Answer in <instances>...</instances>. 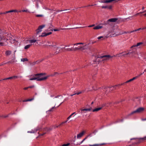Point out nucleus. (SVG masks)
<instances>
[{
    "label": "nucleus",
    "instance_id": "24",
    "mask_svg": "<svg viewBox=\"0 0 146 146\" xmlns=\"http://www.w3.org/2000/svg\"><path fill=\"white\" fill-rule=\"evenodd\" d=\"M31 45H32V44L27 45L25 46V47H24V48L25 49H27L29 48Z\"/></svg>",
    "mask_w": 146,
    "mask_h": 146
},
{
    "label": "nucleus",
    "instance_id": "58",
    "mask_svg": "<svg viewBox=\"0 0 146 146\" xmlns=\"http://www.w3.org/2000/svg\"><path fill=\"white\" fill-rule=\"evenodd\" d=\"M72 24L73 25H75L79 24H78V23H76V22H75L74 23H73Z\"/></svg>",
    "mask_w": 146,
    "mask_h": 146
},
{
    "label": "nucleus",
    "instance_id": "57",
    "mask_svg": "<svg viewBox=\"0 0 146 146\" xmlns=\"http://www.w3.org/2000/svg\"><path fill=\"white\" fill-rule=\"evenodd\" d=\"M36 63H39L40 62H41L40 61V60H38L37 61H36Z\"/></svg>",
    "mask_w": 146,
    "mask_h": 146
},
{
    "label": "nucleus",
    "instance_id": "64",
    "mask_svg": "<svg viewBox=\"0 0 146 146\" xmlns=\"http://www.w3.org/2000/svg\"><path fill=\"white\" fill-rule=\"evenodd\" d=\"M88 137L86 136L85 137V138L83 140L84 141V140H85L86 139H87L88 138Z\"/></svg>",
    "mask_w": 146,
    "mask_h": 146
},
{
    "label": "nucleus",
    "instance_id": "26",
    "mask_svg": "<svg viewBox=\"0 0 146 146\" xmlns=\"http://www.w3.org/2000/svg\"><path fill=\"white\" fill-rule=\"evenodd\" d=\"M21 61H22L23 62H24L25 61H28V59L27 58H22L21 59Z\"/></svg>",
    "mask_w": 146,
    "mask_h": 146
},
{
    "label": "nucleus",
    "instance_id": "27",
    "mask_svg": "<svg viewBox=\"0 0 146 146\" xmlns=\"http://www.w3.org/2000/svg\"><path fill=\"white\" fill-rule=\"evenodd\" d=\"M13 12V10H11L10 11H7L5 12H4V13L7 14V13H12V12Z\"/></svg>",
    "mask_w": 146,
    "mask_h": 146
},
{
    "label": "nucleus",
    "instance_id": "61",
    "mask_svg": "<svg viewBox=\"0 0 146 146\" xmlns=\"http://www.w3.org/2000/svg\"><path fill=\"white\" fill-rule=\"evenodd\" d=\"M54 108V107H52L50 110H48V111H51Z\"/></svg>",
    "mask_w": 146,
    "mask_h": 146
},
{
    "label": "nucleus",
    "instance_id": "18",
    "mask_svg": "<svg viewBox=\"0 0 146 146\" xmlns=\"http://www.w3.org/2000/svg\"><path fill=\"white\" fill-rule=\"evenodd\" d=\"M102 26H96V27H94L93 28V29H94L96 30V29H101L102 28Z\"/></svg>",
    "mask_w": 146,
    "mask_h": 146
},
{
    "label": "nucleus",
    "instance_id": "37",
    "mask_svg": "<svg viewBox=\"0 0 146 146\" xmlns=\"http://www.w3.org/2000/svg\"><path fill=\"white\" fill-rule=\"evenodd\" d=\"M36 16L37 17H41L43 16V15H36Z\"/></svg>",
    "mask_w": 146,
    "mask_h": 146
},
{
    "label": "nucleus",
    "instance_id": "17",
    "mask_svg": "<svg viewBox=\"0 0 146 146\" xmlns=\"http://www.w3.org/2000/svg\"><path fill=\"white\" fill-rule=\"evenodd\" d=\"M143 43L142 42H140L138 43L136 45H134L133 46H132L131 47V48H132L134 47L138 46H139L140 45L142 44H143Z\"/></svg>",
    "mask_w": 146,
    "mask_h": 146
},
{
    "label": "nucleus",
    "instance_id": "47",
    "mask_svg": "<svg viewBox=\"0 0 146 146\" xmlns=\"http://www.w3.org/2000/svg\"><path fill=\"white\" fill-rule=\"evenodd\" d=\"M52 33L51 32H50L49 33H46V35H50Z\"/></svg>",
    "mask_w": 146,
    "mask_h": 146
},
{
    "label": "nucleus",
    "instance_id": "2",
    "mask_svg": "<svg viewBox=\"0 0 146 146\" xmlns=\"http://www.w3.org/2000/svg\"><path fill=\"white\" fill-rule=\"evenodd\" d=\"M43 75V74L42 73H40L36 74L32 76L31 77H30L29 80H36L37 81H40L44 80L47 79L48 78L47 76L40 78V77L42 76Z\"/></svg>",
    "mask_w": 146,
    "mask_h": 146
},
{
    "label": "nucleus",
    "instance_id": "44",
    "mask_svg": "<svg viewBox=\"0 0 146 146\" xmlns=\"http://www.w3.org/2000/svg\"><path fill=\"white\" fill-rule=\"evenodd\" d=\"M78 47H75V48H74L73 49H72V50H74V51L76 50H78Z\"/></svg>",
    "mask_w": 146,
    "mask_h": 146
},
{
    "label": "nucleus",
    "instance_id": "1",
    "mask_svg": "<svg viewBox=\"0 0 146 146\" xmlns=\"http://www.w3.org/2000/svg\"><path fill=\"white\" fill-rule=\"evenodd\" d=\"M114 55L113 56H115ZM113 56H111L110 55H104L102 56H98L97 57V58L94 60V62H98V64L101 62H103L105 61L108 60L110 58H112Z\"/></svg>",
    "mask_w": 146,
    "mask_h": 146
},
{
    "label": "nucleus",
    "instance_id": "62",
    "mask_svg": "<svg viewBox=\"0 0 146 146\" xmlns=\"http://www.w3.org/2000/svg\"><path fill=\"white\" fill-rule=\"evenodd\" d=\"M17 12V11L16 10H13V12Z\"/></svg>",
    "mask_w": 146,
    "mask_h": 146
},
{
    "label": "nucleus",
    "instance_id": "63",
    "mask_svg": "<svg viewBox=\"0 0 146 146\" xmlns=\"http://www.w3.org/2000/svg\"><path fill=\"white\" fill-rule=\"evenodd\" d=\"M87 136L88 137H91L92 136L91 134H89L88 135H87Z\"/></svg>",
    "mask_w": 146,
    "mask_h": 146
},
{
    "label": "nucleus",
    "instance_id": "16",
    "mask_svg": "<svg viewBox=\"0 0 146 146\" xmlns=\"http://www.w3.org/2000/svg\"><path fill=\"white\" fill-rule=\"evenodd\" d=\"M102 107H100V108H95V109H94L92 110V111L93 112H94L95 111H98L100 110L101 109H102Z\"/></svg>",
    "mask_w": 146,
    "mask_h": 146
},
{
    "label": "nucleus",
    "instance_id": "30",
    "mask_svg": "<svg viewBox=\"0 0 146 146\" xmlns=\"http://www.w3.org/2000/svg\"><path fill=\"white\" fill-rule=\"evenodd\" d=\"M105 144H104V143H102V144H94V145H90V146H98L99 145H104Z\"/></svg>",
    "mask_w": 146,
    "mask_h": 146
},
{
    "label": "nucleus",
    "instance_id": "23",
    "mask_svg": "<svg viewBox=\"0 0 146 146\" xmlns=\"http://www.w3.org/2000/svg\"><path fill=\"white\" fill-rule=\"evenodd\" d=\"M123 52L121 53H119V54H117L116 55V56L119 57L121 56L120 55H121V56H124L125 55V54H123Z\"/></svg>",
    "mask_w": 146,
    "mask_h": 146
},
{
    "label": "nucleus",
    "instance_id": "11",
    "mask_svg": "<svg viewBox=\"0 0 146 146\" xmlns=\"http://www.w3.org/2000/svg\"><path fill=\"white\" fill-rule=\"evenodd\" d=\"M47 43L48 44V45L49 46H52L54 47V48H56V45H54V44H56V43L54 42H51L50 41H48Z\"/></svg>",
    "mask_w": 146,
    "mask_h": 146
},
{
    "label": "nucleus",
    "instance_id": "51",
    "mask_svg": "<svg viewBox=\"0 0 146 146\" xmlns=\"http://www.w3.org/2000/svg\"><path fill=\"white\" fill-rule=\"evenodd\" d=\"M4 43L2 42H0V46H3L4 44Z\"/></svg>",
    "mask_w": 146,
    "mask_h": 146
},
{
    "label": "nucleus",
    "instance_id": "40",
    "mask_svg": "<svg viewBox=\"0 0 146 146\" xmlns=\"http://www.w3.org/2000/svg\"><path fill=\"white\" fill-rule=\"evenodd\" d=\"M58 74V72H54V74L52 75V76H55L56 75V74Z\"/></svg>",
    "mask_w": 146,
    "mask_h": 146
},
{
    "label": "nucleus",
    "instance_id": "8",
    "mask_svg": "<svg viewBox=\"0 0 146 146\" xmlns=\"http://www.w3.org/2000/svg\"><path fill=\"white\" fill-rule=\"evenodd\" d=\"M45 27L44 25H40L36 30V33L38 34L40 32L42 31V29Z\"/></svg>",
    "mask_w": 146,
    "mask_h": 146
},
{
    "label": "nucleus",
    "instance_id": "35",
    "mask_svg": "<svg viewBox=\"0 0 146 146\" xmlns=\"http://www.w3.org/2000/svg\"><path fill=\"white\" fill-rule=\"evenodd\" d=\"M78 50H81L82 49L83 50L84 49V47H82V46H78Z\"/></svg>",
    "mask_w": 146,
    "mask_h": 146
},
{
    "label": "nucleus",
    "instance_id": "9",
    "mask_svg": "<svg viewBox=\"0 0 146 146\" xmlns=\"http://www.w3.org/2000/svg\"><path fill=\"white\" fill-rule=\"evenodd\" d=\"M16 61V60H15V52L14 54L12 56L11 60L9 61V62L10 64H12L15 62Z\"/></svg>",
    "mask_w": 146,
    "mask_h": 146
},
{
    "label": "nucleus",
    "instance_id": "38",
    "mask_svg": "<svg viewBox=\"0 0 146 146\" xmlns=\"http://www.w3.org/2000/svg\"><path fill=\"white\" fill-rule=\"evenodd\" d=\"M102 9H106L107 8V6H102Z\"/></svg>",
    "mask_w": 146,
    "mask_h": 146
},
{
    "label": "nucleus",
    "instance_id": "34",
    "mask_svg": "<svg viewBox=\"0 0 146 146\" xmlns=\"http://www.w3.org/2000/svg\"><path fill=\"white\" fill-rule=\"evenodd\" d=\"M112 6L111 5L107 6V8L110 9H112Z\"/></svg>",
    "mask_w": 146,
    "mask_h": 146
},
{
    "label": "nucleus",
    "instance_id": "29",
    "mask_svg": "<svg viewBox=\"0 0 146 146\" xmlns=\"http://www.w3.org/2000/svg\"><path fill=\"white\" fill-rule=\"evenodd\" d=\"M48 26L49 27V29H52L53 27V26L51 23L49 24Z\"/></svg>",
    "mask_w": 146,
    "mask_h": 146
},
{
    "label": "nucleus",
    "instance_id": "3",
    "mask_svg": "<svg viewBox=\"0 0 146 146\" xmlns=\"http://www.w3.org/2000/svg\"><path fill=\"white\" fill-rule=\"evenodd\" d=\"M134 140V143L135 144H136L140 143L143 141L146 140V137L140 138H131L130 139L131 140Z\"/></svg>",
    "mask_w": 146,
    "mask_h": 146
},
{
    "label": "nucleus",
    "instance_id": "52",
    "mask_svg": "<svg viewBox=\"0 0 146 146\" xmlns=\"http://www.w3.org/2000/svg\"><path fill=\"white\" fill-rule=\"evenodd\" d=\"M68 10H67V9L64 10H58V11H57L58 12H59L62 11H67Z\"/></svg>",
    "mask_w": 146,
    "mask_h": 146
},
{
    "label": "nucleus",
    "instance_id": "6",
    "mask_svg": "<svg viewBox=\"0 0 146 146\" xmlns=\"http://www.w3.org/2000/svg\"><path fill=\"white\" fill-rule=\"evenodd\" d=\"M118 19L117 18H113L108 19L107 21L105 23V25L110 24V22H116Z\"/></svg>",
    "mask_w": 146,
    "mask_h": 146
},
{
    "label": "nucleus",
    "instance_id": "53",
    "mask_svg": "<svg viewBox=\"0 0 146 146\" xmlns=\"http://www.w3.org/2000/svg\"><path fill=\"white\" fill-rule=\"evenodd\" d=\"M10 64L9 62V61L7 62H5V63H4L3 64V65H5V64Z\"/></svg>",
    "mask_w": 146,
    "mask_h": 146
},
{
    "label": "nucleus",
    "instance_id": "19",
    "mask_svg": "<svg viewBox=\"0 0 146 146\" xmlns=\"http://www.w3.org/2000/svg\"><path fill=\"white\" fill-rule=\"evenodd\" d=\"M34 99V97L30 99H28L27 100H23V102H28V101H31L33 100Z\"/></svg>",
    "mask_w": 146,
    "mask_h": 146
},
{
    "label": "nucleus",
    "instance_id": "50",
    "mask_svg": "<svg viewBox=\"0 0 146 146\" xmlns=\"http://www.w3.org/2000/svg\"><path fill=\"white\" fill-rule=\"evenodd\" d=\"M72 116L71 115H70L67 118V120H69L71 117Z\"/></svg>",
    "mask_w": 146,
    "mask_h": 146
},
{
    "label": "nucleus",
    "instance_id": "48",
    "mask_svg": "<svg viewBox=\"0 0 146 146\" xmlns=\"http://www.w3.org/2000/svg\"><path fill=\"white\" fill-rule=\"evenodd\" d=\"M95 26V25L94 24H93V25H89V26H88V27H93L94 26Z\"/></svg>",
    "mask_w": 146,
    "mask_h": 146
},
{
    "label": "nucleus",
    "instance_id": "31",
    "mask_svg": "<svg viewBox=\"0 0 146 146\" xmlns=\"http://www.w3.org/2000/svg\"><path fill=\"white\" fill-rule=\"evenodd\" d=\"M84 44L83 43L80 42V43H78L74 44L73 45H78V44Z\"/></svg>",
    "mask_w": 146,
    "mask_h": 146
},
{
    "label": "nucleus",
    "instance_id": "42",
    "mask_svg": "<svg viewBox=\"0 0 146 146\" xmlns=\"http://www.w3.org/2000/svg\"><path fill=\"white\" fill-rule=\"evenodd\" d=\"M105 0H101L99 2L101 3H104Z\"/></svg>",
    "mask_w": 146,
    "mask_h": 146
},
{
    "label": "nucleus",
    "instance_id": "20",
    "mask_svg": "<svg viewBox=\"0 0 146 146\" xmlns=\"http://www.w3.org/2000/svg\"><path fill=\"white\" fill-rule=\"evenodd\" d=\"M131 52V54H132V56L136 57V56L135 55L137 54V53L136 52L135 50L132 52Z\"/></svg>",
    "mask_w": 146,
    "mask_h": 146
},
{
    "label": "nucleus",
    "instance_id": "55",
    "mask_svg": "<svg viewBox=\"0 0 146 146\" xmlns=\"http://www.w3.org/2000/svg\"><path fill=\"white\" fill-rule=\"evenodd\" d=\"M141 120L143 121H146V118H142Z\"/></svg>",
    "mask_w": 146,
    "mask_h": 146
},
{
    "label": "nucleus",
    "instance_id": "41",
    "mask_svg": "<svg viewBox=\"0 0 146 146\" xmlns=\"http://www.w3.org/2000/svg\"><path fill=\"white\" fill-rule=\"evenodd\" d=\"M36 64V62H33V63H32L31 64V65H35Z\"/></svg>",
    "mask_w": 146,
    "mask_h": 146
},
{
    "label": "nucleus",
    "instance_id": "21",
    "mask_svg": "<svg viewBox=\"0 0 146 146\" xmlns=\"http://www.w3.org/2000/svg\"><path fill=\"white\" fill-rule=\"evenodd\" d=\"M11 53V52L9 50L6 51L5 52V54L6 56L9 55Z\"/></svg>",
    "mask_w": 146,
    "mask_h": 146
},
{
    "label": "nucleus",
    "instance_id": "7",
    "mask_svg": "<svg viewBox=\"0 0 146 146\" xmlns=\"http://www.w3.org/2000/svg\"><path fill=\"white\" fill-rule=\"evenodd\" d=\"M138 77L137 76L135 77H133V78L130 79L129 80L127 81L126 82L123 83H122L119 84V85L118 86H122L123 85H125V84L128 83H129V82H130L133 80H135V79L137 78Z\"/></svg>",
    "mask_w": 146,
    "mask_h": 146
},
{
    "label": "nucleus",
    "instance_id": "54",
    "mask_svg": "<svg viewBox=\"0 0 146 146\" xmlns=\"http://www.w3.org/2000/svg\"><path fill=\"white\" fill-rule=\"evenodd\" d=\"M103 36H99L98 37V39H101V38H103Z\"/></svg>",
    "mask_w": 146,
    "mask_h": 146
},
{
    "label": "nucleus",
    "instance_id": "15",
    "mask_svg": "<svg viewBox=\"0 0 146 146\" xmlns=\"http://www.w3.org/2000/svg\"><path fill=\"white\" fill-rule=\"evenodd\" d=\"M92 108H89L87 109H81V111H90L92 110Z\"/></svg>",
    "mask_w": 146,
    "mask_h": 146
},
{
    "label": "nucleus",
    "instance_id": "45",
    "mask_svg": "<svg viewBox=\"0 0 146 146\" xmlns=\"http://www.w3.org/2000/svg\"><path fill=\"white\" fill-rule=\"evenodd\" d=\"M13 77V78H18L19 77V76H14Z\"/></svg>",
    "mask_w": 146,
    "mask_h": 146
},
{
    "label": "nucleus",
    "instance_id": "36",
    "mask_svg": "<svg viewBox=\"0 0 146 146\" xmlns=\"http://www.w3.org/2000/svg\"><path fill=\"white\" fill-rule=\"evenodd\" d=\"M81 92H79L77 93H75L74 94H73V95H71V96H72L74 95H75V94H77V95H79L80 94H81Z\"/></svg>",
    "mask_w": 146,
    "mask_h": 146
},
{
    "label": "nucleus",
    "instance_id": "5",
    "mask_svg": "<svg viewBox=\"0 0 146 146\" xmlns=\"http://www.w3.org/2000/svg\"><path fill=\"white\" fill-rule=\"evenodd\" d=\"M119 84H118L117 85H116L115 86H113L111 87H106L104 88L105 90H106V91H112L114 90L115 89H116L117 87H119L121 86H118Z\"/></svg>",
    "mask_w": 146,
    "mask_h": 146
},
{
    "label": "nucleus",
    "instance_id": "33",
    "mask_svg": "<svg viewBox=\"0 0 146 146\" xmlns=\"http://www.w3.org/2000/svg\"><path fill=\"white\" fill-rule=\"evenodd\" d=\"M65 49L67 51H71L72 50V48H65Z\"/></svg>",
    "mask_w": 146,
    "mask_h": 146
},
{
    "label": "nucleus",
    "instance_id": "60",
    "mask_svg": "<svg viewBox=\"0 0 146 146\" xmlns=\"http://www.w3.org/2000/svg\"><path fill=\"white\" fill-rule=\"evenodd\" d=\"M50 30H52V31L54 30V31H58V30L57 29H54L53 30L51 29Z\"/></svg>",
    "mask_w": 146,
    "mask_h": 146
},
{
    "label": "nucleus",
    "instance_id": "25",
    "mask_svg": "<svg viewBox=\"0 0 146 146\" xmlns=\"http://www.w3.org/2000/svg\"><path fill=\"white\" fill-rule=\"evenodd\" d=\"M46 33H43L41 35L39 36L44 37L46 36H47L46 35Z\"/></svg>",
    "mask_w": 146,
    "mask_h": 146
},
{
    "label": "nucleus",
    "instance_id": "39",
    "mask_svg": "<svg viewBox=\"0 0 146 146\" xmlns=\"http://www.w3.org/2000/svg\"><path fill=\"white\" fill-rule=\"evenodd\" d=\"M60 126L61 125H60V124L59 125H55V126H54V128H58V127H60Z\"/></svg>",
    "mask_w": 146,
    "mask_h": 146
},
{
    "label": "nucleus",
    "instance_id": "32",
    "mask_svg": "<svg viewBox=\"0 0 146 146\" xmlns=\"http://www.w3.org/2000/svg\"><path fill=\"white\" fill-rule=\"evenodd\" d=\"M70 145V143H67L66 144H63L61 146H68Z\"/></svg>",
    "mask_w": 146,
    "mask_h": 146
},
{
    "label": "nucleus",
    "instance_id": "10",
    "mask_svg": "<svg viewBox=\"0 0 146 146\" xmlns=\"http://www.w3.org/2000/svg\"><path fill=\"white\" fill-rule=\"evenodd\" d=\"M86 133V131H83L82 132L78 134L77 136V137L78 139L80 138L81 137Z\"/></svg>",
    "mask_w": 146,
    "mask_h": 146
},
{
    "label": "nucleus",
    "instance_id": "28",
    "mask_svg": "<svg viewBox=\"0 0 146 146\" xmlns=\"http://www.w3.org/2000/svg\"><path fill=\"white\" fill-rule=\"evenodd\" d=\"M36 41L35 40H29V42L30 43H32L35 42Z\"/></svg>",
    "mask_w": 146,
    "mask_h": 146
},
{
    "label": "nucleus",
    "instance_id": "14",
    "mask_svg": "<svg viewBox=\"0 0 146 146\" xmlns=\"http://www.w3.org/2000/svg\"><path fill=\"white\" fill-rule=\"evenodd\" d=\"M56 48V52L54 53V54H56L58 53H59L60 52V49L58 50V51L57 50L60 49V48L58 47H56V48Z\"/></svg>",
    "mask_w": 146,
    "mask_h": 146
},
{
    "label": "nucleus",
    "instance_id": "4",
    "mask_svg": "<svg viewBox=\"0 0 146 146\" xmlns=\"http://www.w3.org/2000/svg\"><path fill=\"white\" fill-rule=\"evenodd\" d=\"M145 110V108L143 107H140L138 108L136 110L132 112L129 114V115H131L136 113H141L144 111Z\"/></svg>",
    "mask_w": 146,
    "mask_h": 146
},
{
    "label": "nucleus",
    "instance_id": "56",
    "mask_svg": "<svg viewBox=\"0 0 146 146\" xmlns=\"http://www.w3.org/2000/svg\"><path fill=\"white\" fill-rule=\"evenodd\" d=\"M8 80H9V79H13V77L12 76V77H9V78H8Z\"/></svg>",
    "mask_w": 146,
    "mask_h": 146
},
{
    "label": "nucleus",
    "instance_id": "22",
    "mask_svg": "<svg viewBox=\"0 0 146 146\" xmlns=\"http://www.w3.org/2000/svg\"><path fill=\"white\" fill-rule=\"evenodd\" d=\"M34 86H30L29 87H25L24 88H23V90H27L28 88H34Z\"/></svg>",
    "mask_w": 146,
    "mask_h": 146
},
{
    "label": "nucleus",
    "instance_id": "12",
    "mask_svg": "<svg viewBox=\"0 0 146 146\" xmlns=\"http://www.w3.org/2000/svg\"><path fill=\"white\" fill-rule=\"evenodd\" d=\"M39 129L40 128L37 127L34 129V130H32L31 131H28V132L31 133H33L36 132L37 131L39 130Z\"/></svg>",
    "mask_w": 146,
    "mask_h": 146
},
{
    "label": "nucleus",
    "instance_id": "43",
    "mask_svg": "<svg viewBox=\"0 0 146 146\" xmlns=\"http://www.w3.org/2000/svg\"><path fill=\"white\" fill-rule=\"evenodd\" d=\"M123 34V33H126V34H127V33H130V31H124L123 33H122Z\"/></svg>",
    "mask_w": 146,
    "mask_h": 146
},
{
    "label": "nucleus",
    "instance_id": "49",
    "mask_svg": "<svg viewBox=\"0 0 146 146\" xmlns=\"http://www.w3.org/2000/svg\"><path fill=\"white\" fill-rule=\"evenodd\" d=\"M136 31H137V30H133V31H130V33H133V32H136Z\"/></svg>",
    "mask_w": 146,
    "mask_h": 146
},
{
    "label": "nucleus",
    "instance_id": "59",
    "mask_svg": "<svg viewBox=\"0 0 146 146\" xmlns=\"http://www.w3.org/2000/svg\"><path fill=\"white\" fill-rule=\"evenodd\" d=\"M8 117V115H6V116H1V117H3L4 118H6Z\"/></svg>",
    "mask_w": 146,
    "mask_h": 146
},
{
    "label": "nucleus",
    "instance_id": "46",
    "mask_svg": "<svg viewBox=\"0 0 146 146\" xmlns=\"http://www.w3.org/2000/svg\"><path fill=\"white\" fill-rule=\"evenodd\" d=\"M133 16H130L126 18V19H131V18Z\"/></svg>",
    "mask_w": 146,
    "mask_h": 146
},
{
    "label": "nucleus",
    "instance_id": "13",
    "mask_svg": "<svg viewBox=\"0 0 146 146\" xmlns=\"http://www.w3.org/2000/svg\"><path fill=\"white\" fill-rule=\"evenodd\" d=\"M111 102H107V103H105L103 105L102 107H104V106H106L107 107H108L109 106H111Z\"/></svg>",
    "mask_w": 146,
    "mask_h": 146
}]
</instances>
